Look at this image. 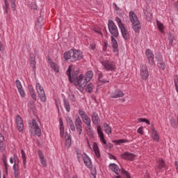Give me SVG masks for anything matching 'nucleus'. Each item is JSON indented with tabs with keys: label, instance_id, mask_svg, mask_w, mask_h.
<instances>
[{
	"label": "nucleus",
	"instance_id": "nucleus-1",
	"mask_svg": "<svg viewBox=\"0 0 178 178\" xmlns=\"http://www.w3.org/2000/svg\"><path fill=\"white\" fill-rule=\"evenodd\" d=\"M66 74L68 76L69 81L73 83L74 86L78 87L79 90H84L87 83L90 82L94 76V73L91 70L88 71L85 76L83 74L79 76V72L77 71L72 73L70 66L68 67Z\"/></svg>",
	"mask_w": 178,
	"mask_h": 178
},
{
	"label": "nucleus",
	"instance_id": "nucleus-2",
	"mask_svg": "<svg viewBox=\"0 0 178 178\" xmlns=\"http://www.w3.org/2000/svg\"><path fill=\"white\" fill-rule=\"evenodd\" d=\"M64 59L72 63L79 62V60L83 59V52L77 49H70L64 53Z\"/></svg>",
	"mask_w": 178,
	"mask_h": 178
},
{
	"label": "nucleus",
	"instance_id": "nucleus-3",
	"mask_svg": "<svg viewBox=\"0 0 178 178\" xmlns=\"http://www.w3.org/2000/svg\"><path fill=\"white\" fill-rule=\"evenodd\" d=\"M129 19L130 22L133 24V30L135 31V33H137L138 34L140 33V30H141V25H140V21H138L137 15H136L134 11L129 12Z\"/></svg>",
	"mask_w": 178,
	"mask_h": 178
},
{
	"label": "nucleus",
	"instance_id": "nucleus-4",
	"mask_svg": "<svg viewBox=\"0 0 178 178\" xmlns=\"http://www.w3.org/2000/svg\"><path fill=\"white\" fill-rule=\"evenodd\" d=\"M30 132L31 134L35 137L38 136L40 137L41 136V129L38 126V123L35 120H32L31 122L29 123Z\"/></svg>",
	"mask_w": 178,
	"mask_h": 178
},
{
	"label": "nucleus",
	"instance_id": "nucleus-5",
	"mask_svg": "<svg viewBox=\"0 0 178 178\" xmlns=\"http://www.w3.org/2000/svg\"><path fill=\"white\" fill-rule=\"evenodd\" d=\"M102 65L106 72H115L116 70V64L113 61L104 60L102 61Z\"/></svg>",
	"mask_w": 178,
	"mask_h": 178
},
{
	"label": "nucleus",
	"instance_id": "nucleus-6",
	"mask_svg": "<svg viewBox=\"0 0 178 178\" xmlns=\"http://www.w3.org/2000/svg\"><path fill=\"white\" fill-rule=\"evenodd\" d=\"M109 168L113 172H115L116 175H120L121 172L122 175H124L125 176V178H131V176H130V173L129 172L126 171L124 169H122L120 171V168H119V166L115 163L110 164Z\"/></svg>",
	"mask_w": 178,
	"mask_h": 178
},
{
	"label": "nucleus",
	"instance_id": "nucleus-7",
	"mask_svg": "<svg viewBox=\"0 0 178 178\" xmlns=\"http://www.w3.org/2000/svg\"><path fill=\"white\" fill-rule=\"evenodd\" d=\"M79 115L82 119V122L86 125V129L89 128V130L91 127V118L88 116L87 113L83 109L79 108Z\"/></svg>",
	"mask_w": 178,
	"mask_h": 178
},
{
	"label": "nucleus",
	"instance_id": "nucleus-8",
	"mask_svg": "<svg viewBox=\"0 0 178 178\" xmlns=\"http://www.w3.org/2000/svg\"><path fill=\"white\" fill-rule=\"evenodd\" d=\"M108 27V31L111 34V37H115V38H118V37H119V31L118 30V26H116L115 22H113L112 20H109Z\"/></svg>",
	"mask_w": 178,
	"mask_h": 178
},
{
	"label": "nucleus",
	"instance_id": "nucleus-9",
	"mask_svg": "<svg viewBox=\"0 0 178 178\" xmlns=\"http://www.w3.org/2000/svg\"><path fill=\"white\" fill-rule=\"evenodd\" d=\"M35 88L37 93L40 100L42 102H47V97L45 96V91L44 90V88L41 86V84H40V83H36Z\"/></svg>",
	"mask_w": 178,
	"mask_h": 178
},
{
	"label": "nucleus",
	"instance_id": "nucleus-10",
	"mask_svg": "<svg viewBox=\"0 0 178 178\" xmlns=\"http://www.w3.org/2000/svg\"><path fill=\"white\" fill-rule=\"evenodd\" d=\"M140 74L142 80H147L149 77V72L147 65L143 64L140 65Z\"/></svg>",
	"mask_w": 178,
	"mask_h": 178
},
{
	"label": "nucleus",
	"instance_id": "nucleus-11",
	"mask_svg": "<svg viewBox=\"0 0 178 178\" xmlns=\"http://www.w3.org/2000/svg\"><path fill=\"white\" fill-rule=\"evenodd\" d=\"M146 58L148 60V63L150 65V66H154L155 65V56L154 55V53H152V51L151 49H148L145 51Z\"/></svg>",
	"mask_w": 178,
	"mask_h": 178
},
{
	"label": "nucleus",
	"instance_id": "nucleus-12",
	"mask_svg": "<svg viewBox=\"0 0 178 178\" xmlns=\"http://www.w3.org/2000/svg\"><path fill=\"white\" fill-rule=\"evenodd\" d=\"M74 123L76 131H78L79 136L81 135V133H83V121H81L79 116L76 118Z\"/></svg>",
	"mask_w": 178,
	"mask_h": 178
},
{
	"label": "nucleus",
	"instance_id": "nucleus-13",
	"mask_svg": "<svg viewBox=\"0 0 178 178\" xmlns=\"http://www.w3.org/2000/svg\"><path fill=\"white\" fill-rule=\"evenodd\" d=\"M82 158L86 168H88V169H92V162L91 161V159H90L87 154L83 153Z\"/></svg>",
	"mask_w": 178,
	"mask_h": 178
},
{
	"label": "nucleus",
	"instance_id": "nucleus-14",
	"mask_svg": "<svg viewBox=\"0 0 178 178\" xmlns=\"http://www.w3.org/2000/svg\"><path fill=\"white\" fill-rule=\"evenodd\" d=\"M15 158L17 159V161H16V159H15V163L13 165L14 177L19 178L20 175L19 170V157L16 156Z\"/></svg>",
	"mask_w": 178,
	"mask_h": 178
},
{
	"label": "nucleus",
	"instance_id": "nucleus-15",
	"mask_svg": "<svg viewBox=\"0 0 178 178\" xmlns=\"http://www.w3.org/2000/svg\"><path fill=\"white\" fill-rule=\"evenodd\" d=\"M121 158L122 159H124L125 161H134V158H136V154L126 152L124 154H121Z\"/></svg>",
	"mask_w": 178,
	"mask_h": 178
},
{
	"label": "nucleus",
	"instance_id": "nucleus-16",
	"mask_svg": "<svg viewBox=\"0 0 178 178\" xmlns=\"http://www.w3.org/2000/svg\"><path fill=\"white\" fill-rule=\"evenodd\" d=\"M16 123L19 131H23V129H24V124H23V119L19 115L16 116Z\"/></svg>",
	"mask_w": 178,
	"mask_h": 178
},
{
	"label": "nucleus",
	"instance_id": "nucleus-17",
	"mask_svg": "<svg viewBox=\"0 0 178 178\" xmlns=\"http://www.w3.org/2000/svg\"><path fill=\"white\" fill-rule=\"evenodd\" d=\"M38 155L39 156L40 163L43 166V168H47V160L45 159V156H44V153H42V151L38 150Z\"/></svg>",
	"mask_w": 178,
	"mask_h": 178
},
{
	"label": "nucleus",
	"instance_id": "nucleus-18",
	"mask_svg": "<svg viewBox=\"0 0 178 178\" xmlns=\"http://www.w3.org/2000/svg\"><path fill=\"white\" fill-rule=\"evenodd\" d=\"M91 120H92V122L95 125L99 124V123H101L99 115H98V113H97V112H93L92 113Z\"/></svg>",
	"mask_w": 178,
	"mask_h": 178
},
{
	"label": "nucleus",
	"instance_id": "nucleus-19",
	"mask_svg": "<svg viewBox=\"0 0 178 178\" xmlns=\"http://www.w3.org/2000/svg\"><path fill=\"white\" fill-rule=\"evenodd\" d=\"M122 97H124V93L120 90H115L111 94V98H122Z\"/></svg>",
	"mask_w": 178,
	"mask_h": 178
},
{
	"label": "nucleus",
	"instance_id": "nucleus-20",
	"mask_svg": "<svg viewBox=\"0 0 178 178\" xmlns=\"http://www.w3.org/2000/svg\"><path fill=\"white\" fill-rule=\"evenodd\" d=\"M15 86H16L21 97H24V95H26V94L24 93V90H23V86H22V83L20 82V81L19 79H17L15 81Z\"/></svg>",
	"mask_w": 178,
	"mask_h": 178
},
{
	"label": "nucleus",
	"instance_id": "nucleus-21",
	"mask_svg": "<svg viewBox=\"0 0 178 178\" xmlns=\"http://www.w3.org/2000/svg\"><path fill=\"white\" fill-rule=\"evenodd\" d=\"M111 38L113 52H119V44H118V41L113 36H111Z\"/></svg>",
	"mask_w": 178,
	"mask_h": 178
},
{
	"label": "nucleus",
	"instance_id": "nucleus-22",
	"mask_svg": "<svg viewBox=\"0 0 178 178\" xmlns=\"http://www.w3.org/2000/svg\"><path fill=\"white\" fill-rule=\"evenodd\" d=\"M120 30L121 31L124 40H129V38H130V33H129V31H127V29H126L124 26L120 28Z\"/></svg>",
	"mask_w": 178,
	"mask_h": 178
},
{
	"label": "nucleus",
	"instance_id": "nucleus-23",
	"mask_svg": "<svg viewBox=\"0 0 178 178\" xmlns=\"http://www.w3.org/2000/svg\"><path fill=\"white\" fill-rule=\"evenodd\" d=\"M0 149L5 151L6 149V143L5 142V136L0 132Z\"/></svg>",
	"mask_w": 178,
	"mask_h": 178
},
{
	"label": "nucleus",
	"instance_id": "nucleus-24",
	"mask_svg": "<svg viewBox=\"0 0 178 178\" xmlns=\"http://www.w3.org/2000/svg\"><path fill=\"white\" fill-rule=\"evenodd\" d=\"M157 66L161 70H165V69L166 68V65L165 64V62L163 61V59L161 56H159V58L157 60Z\"/></svg>",
	"mask_w": 178,
	"mask_h": 178
},
{
	"label": "nucleus",
	"instance_id": "nucleus-25",
	"mask_svg": "<svg viewBox=\"0 0 178 178\" xmlns=\"http://www.w3.org/2000/svg\"><path fill=\"white\" fill-rule=\"evenodd\" d=\"M66 121L68 126H70V130H72V131H76V127L74 126V122H73V119L70 117H67Z\"/></svg>",
	"mask_w": 178,
	"mask_h": 178
},
{
	"label": "nucleus",
	"instance_id": "nucleus-26",
	"mask_svg": "<svg viewBox=\"0 0 178 178\" xmlns=\"http://www.w3.org/2000/svg\"><path fill=\"white\" fill-rule=\"evenodd\" d=\"M165 166H166V165L163 159H159V160L157 161V170H162V169H163Z\"/></svg>",
	"mask_w": 178,
	"mask_h": 178
},
{
	"label": "nucleus",
	"instance_id": "nucleus-27",
	"mask_svg": "<svg viewBox=\"0 0 178 178\" xmlns=\"http://www.w3.org/2000/svg\"><path fill=\"white\" fill-rule=\"evenodd\" d=\"M93 151L95 154L96 157H101V152H99V147H98V144L97 143H93Z\"/></svg>",
	"mask_w": 178,
	"mask_h": 178
},
{
	"label": "nucleus",
	"instance_id": "nucleus-28",
	"mask_svg": "<svg viewBox=\"0 0 178 178\" xmlns=\"http://www.w3.org/2000/svg\"><path fill=\"white\" fill-rule=\"evenodd\" d=\"M65 147L66 148H70V145H72V137L69 134H65Z\"/></svg>",
	"mask_w": 178,
	"mask_h": 178
},
{
	"label": "nucleus",
	"instance_id": "nucleus-29",
	"mask_svg": "<svg viewBox=\"0 0 178 178\" xmlns=\"http://www.w3.org/2000/svg\"><path fill=\"white\" fill-rule=\"evenodd\" d=\"M63 105L66 112L69 113V112H70V103L69 102V100L66 99L65 97L63 98Z\"/></svg>",
	"mask_w": 178,
	"mask_h": 178
},
{
	"label": "nucleus",
	"instance_id": "nucleus-30",
	"mask_svg": "<svg viewBox=\"0 0 178 178\" xmlns=\"http://www.w3.org/2000/svg\"><path fill=\"white\" fill-rule=\"evenodd\" d=\"M94 90H95V84L90 83L87 86L86 92L91 94Z\"/></svg>",
	"mask_w": 178,
	"mask_h": 178
},
{
	"label": "nucleus",
	"instance_id": "nucleus-31",
	"mask_svg": "<svg viewBox=\"0 0 178 178\" xmlns=\"http://www.w3.org/2000/svg\"><path fill=\"white\" fill-rule=\"evenodd\" d=\"M168 40H169V46L172 47L173 45V42L176 40V38L175 37V35L172 33H168Z\"/></svg>",
	"mask_w": 178,
	"mask_h": 178
},
{
	"label": "nucleus",
	"instance_id": "nucleus-32",
	"mask_svg": "<svg viewBox=\"0 0 178 178\" xmlns=\"http://www.w3.org/2000/svg\"><path fill=\"white\" fill-rule=\"evenodd\" d=\"M152 137L154 141H157V143L159 142V135H158V131H156V130H152Z\"/></svg>",
	"mask_w": 178,
	"mask_h": 178
},
{
	"label": "nucleus",
	"instance_id": "nucleus-33",
	"mask_svg": "<svg viewBox=\"0 0 178 178\" xmlns=\"http://www.w3.org/2000/svg\"><path fill=\"white\" fill-rule=\"evenodd\" d=\"M113 143H114L115 145H120V144H124V143H130V140L126 139H119L118 140H113Z\"/></svg>",
	"mask_w": 178,
	"mask_h": 178
},
{
	"label": "nucleus",
	"instance_id": "nucleus-34",
	"mask_svg": "<svg viewBox=\"0 0 178 178\" xmlns=\"http://www.w3.org/2000/svg\"><path fill=\"white\" fill-rule=\"evenodd\" d=\"M104 131L106 133V134H111L112 133V128H111V126L108 124V123H104Z\"/></svg>",
	"mask_w": 178,
	"mask_h": 178
},
{
	"label": "nucleus",
	"instance_id": "nucleus-35",
	"mask_svg": "<svg viewBox=\"0 0 178 178\" xmlns=\"http://www.w3.org/2000/svg\"><path fill=\"white\" fill-rule=\"evenodd\" d=\"M50 66L54 72L57 73L59 72V67H58V64L55 63L54 62L50 61Z\"/></svg>",
	"mask_w": 178,
	"mask_h": 178
},
{
	"label": "nucleus",
	"instance_id": "nucleus-36",
	"mask_svg": "<svg viewBox=\"0 0 178 178\" xmlns=\"http://www.w3.org/2000/svg\"><path fill=\"white\" fill-rule=\"evenodd\" d=\"M156 24H157L158 29H159V31H161V33H163L164 29H165V26H163V24H162L161 22L157 20Z\"/></svg>",
	"mask_w": 178,
	"mask_h": 178
},
{
	"label": "nucleus",
	"instance_id": "nucleus-37",
	"mask_svg": "<svg viewBox=\"0 0 178 178\" xmlns=\"http://www.w3.org/2000/svg\"><path fill=\"white\" fill-rule=\"evenodd\" d=\"M86 131L88 133V136H90L91 138H94V131H92V127H90V128H86Z\"/></svg>",
	"mask_w": 178,
	"mask_h": 178
},
{
	"label": "nucleus",
	"instance_id": "nucleus-38",
	"mask_svg": "<svg viewBox=\"0 0 178 178\" xmlns=\"http://www.w3.org/2000/svg\"><path fill=\"white\" fill-rule=\"evenodd\" d=\"M21 154H22V158L23 159L24 166H26V159H27V157L26 156V152H24V149H22Z\"/></svg>",
	"mask_w": 178,
	"mask_h": 178
},
{
	"label": "nucleus",
	"instance_id": "nucleus-39",
	"mask_svg": "<svg viewBox=\"0 0 178 178\" xmlns=\"http://www.w3.org/2000/svg\"><path fill=\"white\" fill-rule=\"evenodd\" d=\"M98 80L100 83H109V81L104 79V75H102V73L98 74Z\"/></svg>",
	"mask_w": 178,
	"mask_h": 178
},
{
	"label": "nucleus",
	"instance_id": "nucleus-40",
	"mask_svg": "<svg viewBox=\"0 0 178 178\" xmlns=\"http://www.w3.org/2000/svg\"><path fill=\"white\" fill-rule=\"evenodd\" d=\"M115 21L118 24L119 29H121L122 27L124 26V24L122 23V19H120L119 17H115Z\"/></svg>",
	"mask_w": 178,
	"mask_h": 178
},
{
	"label": "nucleus",
	"instance_id": "nucleus-41",
	"mask_svg": "<svg viewBox=\"0 0 178 178\" xmlns=\"http://www.w3.org/2000/svg\"><path fill=\"white\" fill-rule=\"evenodd\" d=\"M3 163L4 165L6 173V175H8V169L9 168V165L8 164V161H6V159H3Z\"/></svg>",
	"mask_w": 178,
	"mask_h": 178
},
{
	"label": "nucleus",
	"instance_id": "nucleus-42",
	"mask_svg": "<svg viewBox=\"0 0 178 178\" xmlns=\"http://www.w3.org/2000/svg\"><path fill=\"white\" fill-rule=\"evenodd\" d=\"M97 134L99 137H104V132H102V129L99 125L97 126Z\"/></svg>",
	"mask_w": 178,
	"mask_h": 178
},
{
	"label": "nucleus",
	"instance_id": "nucleus-43",
	"mask_svg": "<svg viewBox=\"0 0 178 178\" xmlns=\"http://www.w3.org/2000/svg\"><path fill=\"white\" fill-rule=\"evenodd\" d=\"M30 9H33V10H37V4H35V2H31L29 5Z\"/></svg>",
	"mask_w": 178,
	"mask_h": 178
},
{
	"label": "nucleus",
	"instance_id": "nucleus-44",
	"mask_svg": "<svg viewBox=\"0 0 178 178\" xmlns=\"http://www.w3.org/2000/svg\"><path fill=\"white\" fill-rule=\"evenodd\" d=\"M138 122H143L145 123H147V124H151V122L147 118H138Z\"/></svg>",
	"mask_w": 178,
	"mask_h": 178
},
{
	"label": "nucleus",
	"instance_id": "nucleus-45",
	"mask_svg": "<svg viewBox=\"0 0 178 178\" xmlns=\"http://www.w3.org/2000/svg\"><path fill=\"white\" fill-rule=\"evenodd\" d=\"M137 131L139 134L144 135V128L143 127H139Z\"/></svg>",
	"mask_w": 178,
	"mask_h": 178
},
{
	"label": "nucleus",
	"instance_id": "nucleus-46",
	"mask_svg": "<svg viewBox=\"0 0 178 178\" xmlns=\"http://www.w3.org/2000/svg\"><path fill=\"white\" fill-rule=\"evenodd\" d=\"M64 133H65V127H60V134L61 137H63Z\"/></svg>",
	"mask_w": 178,
	"mask_h": 178
},
{
	"label": "nucleus",
	"instance_id": "nucleus-47",
	"mask_svg": "<svg viewBox=\"0 0 178 178\" xmlns=\"http://www.w3.org/2000/svg\"><path fill=\"white\" fill-rule=\"evenodd\" d=\"M35 62V57L34 56V54H30V63Z\"/></svg>",
	"mask_w": 178,
	"mask_h": 178
},
{
	"label": "nucleus",
	"instance_id": "nucleus-48",
	"mask_svg": "<svg viewBox=\"0 0 178 178\" xmlns=\"http://www.w3.org/2000/svg\"><path fill=\"white\" fill-rule=\"evenodd\" d=\"M99 138H100V141H102V143H103V144L106 145V140H105V137L104 136H100Z\"/></svg>",
	"mask_w": 178,
	"mask_h": 178
},
{
	"label": "nucleus",
	"instance_id": "nucleus-49",
	"mask_svg": "<svg viewBox=\"0 0 178 178\" xmlns=\"http://www.w3.org/2000/svg\"><path fill=\"white\" fill-rule=\"evenodd\" d=\"M8 8H9V3L5 0V7L4 8L6 9L5 13H8Z\"/></svg>",
	"mask_w": 178,
	"mask_h": 178
},
{
	"label": "nucleus",
	"instance_id": "nucleus-50",
	"mask_svg": "<svg viewBox=\"0 0 178 178\" xmlns=\"http://www.w3.org/2000/svg\"><path fill=\"white\" fill-rule=\"evenodd\" d=\"M108 157L110 159H113L114 161H116V156L112 154H108Z\"/></svg>",
	"mask_w": 178,
	"mask_h": 178
},
{
	"label": "nucleus",
	"instance_id": "nucleus-51",
	"mask_svg": "<svg viewBox=\"0 0 178 178\" xmlns=\"http://www.w3.org/2000/svg\"><path fill=\"white\" fill-rule=\"evenodd\" d=\"M170 123H171V126H172V127H175V126H176V120L172 119V120H170Z\"/></svg>",
	"mask_w": 178,
	"mask_h": 178
},
{
	"label": "nucleus",
	"instance_id": "nucleus-52",
	"mask_svg": "<svg viewBox=\"0 0 178 178\" xmlns=\"http://www.w3.org/2000/svg\"><path fill=\"white\" fill-rule=\"evenodd\" d=\"M16 156H15L14 157V159H13V157H10V163H13L15 162V159H16V162H17V159L16 158Z\"/></svg>",
	"mask_w": 178,
	"mask_h": 178
},
{
	"label": "nucleus",
	"instance_id": "nucleus-53",
	"mask_svg": "<svg viewBox=\"0 0 178 178\" xmlns=\"http://www.w3.org/2000/svg\"><path fill=\"white\" fill-rule=\"evenodd\" d=\"M29 94H30V95H31L32 94H35V92L34 91V88H30Z\"/></svg>",
	"mask_w": 178,
	"mask_h": 178
},
{
	"label": "nucleus",
	"instance_id": "nucleus-54",
	"mask_svg": "<svg viewBox=\"0 0 178 178\" xmlns=\"http://www.w3.org/2000/svg\"><path fill=\"white\" fill-rule=\"evenodd\" d=\"M31 97L33 99L34 101H37V95H35V93L31 95Z\"/></svg>",
	"mask_w": 178,
	"mask_h": 178
},
{
	"label": "nucleus",
	"instance_id": "nucleus-55",
	"mask_svg": "<svg viewBox=\"0 0 178 178\" xmlns=\"http://www.w3.org/2000/svg\"><path fill=\"white\" fill-rule=\"evenodd\" d=\"M70 101L72 102H76V97L74 96V95L70 97Z\"/></svg>",
	"mask_w": 178,
	"mask_h": 178
},
{
	"label": "nucleus",
	"instance_id": "nucleus-56",
	"mask_svg": "<svg viewBox=\"0 0 178 178\" xmlns=\"http://www.w3.org/2000/svg\"><path fill=\"white\" fill-rule=\"evenodd\" d=\"M4 48H5V47H3V44H2V42L0 41V52H1V51H3Z\"/></svg>",
	"mask_w": 178,
	"mask_h": 178
},
{
	"label": "nucleus",
	"instance_id": "nucleus-57",
	"mask_svg": "<svg viewBox=\"0 0 178 178\" xmlns=\"http://www.w3.org/2000/svg\"><path fill=\"white\" fill-rule=\"evenodd\" d=\"M30 64H31V67H32V69H35V61L33 63H30Z\"/></svg>",
	"mask_w": 178,
	"mask_h": 178
},
{
	"label": "nucleus",
	"instance_id": "nucleus-58",
	"mask_svg": "<svg viewBox=\"0 0 178 178\" xmlns=\"http://www.w3.org/2000/svg\"><path fill=\"white\" fill-rule=\"evenodd\" d=\"M59 123H60V127H63V120H62V118L59 119Z\"/></svg>",
	"mask_w": 178,
	"mask_h": 178
},
{
	"label": "nucleus",
	"instance_id": "nucleus-59",
	"mask_svg": "<svg viewBox=\"0 0 178 178\" xmlns=\"http://www.w3.org/2000/svg\"><path fill=\"white\" fill-rule=\"evenodd\" d=\"M113 5H114V6H115V10H120V8H119V7H118V5H116V3H113Z\"/></svg>",
	"mask_w": 178,
	"mask_h": 178
},
{
	"label": "nucleus",
	"instance_id": "nucleus-60",
	"mask_svg": "<svg viewBox=\"0 0 178 178\" xmlns=\"http://www.w3.org/2000/svg\"><path fill=\"white\" fill-rule=\"evenodd\" d=\"M11 6H12L13 10H15V9H16V8H15L16 5L15 4V1L11 3Z\"/></svg>",
	"mask_w": 178,
	"mask_h": 178
},
{
	"label": "nucleus",
	"instance_id": "nucleus-61",
	"mask_svg": "<svg viewBox=\"0 0 178 178\" xmlns=\"http://www.w3.org/2000/svg\"><path fill=\"white\" fill-rule=\"evenodd\" d=\"M30 105H31V109H34V108H35L34 103L31 102Z\"/></svg>",
	"mask_w": 178,
	"mask_h": 178
},
{
	"label": "nucleus",
	"instance_id": "nucleus-62",
	"mask_svg": "<svg viewBox=\"0 0 178 178\" xmlns=\"http://www.w3.org/2000/svg\"><path fill=\"white\" fill-rule=\"evenodd\" d=\"M91 49L94 50L95 49V44H90Z\"/></svg>",
	"mask_w": 178,
	"mask_h": 178
},
{
	"label": "nucleus",
	"instance_id": "nucleus-63",
	"mask_svg": "<svg viewBox=\"0 0 178 178\" xmlns=\"http://www.w3.org/2000/svg\"><path fill=\"white\" fill-rule=\"evenodd\" d=\"M76 152L77 156L80 155V151L79 150V149H76Z\"/></svg>",
	"mask_w": 178,
	"mask_h": 178
},
{
	"label": "nucleus",
	"instance_id": "nucleus-64",
	"mask_svg": "<svg viewBox=\"0 0 178 178\" xmlns=\"http://www.w3.org/2000/svg\"><path fill=\"white\" fill-rule=\"evenodd\" d=\"M105 48H108V42H104V46Z\"/></svg>",
	"mask_w": 178,
	"mask_h": 178
}]
</instances>
